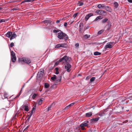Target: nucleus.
<instances>
[{"label": "nucleus", "instance_id": "nucleus-1", "mask_svg": "<svg viewBox=\"0 0 132 132\" xmlns=\"http://www.w3.org/2000/svg\"><path fill=\"white\" fill-rule=\"evenodd\" d=\"M65 59L63 63H64V69H65L66 71L69 72L71 71V65L70 64V62L71 61V59L70 57L66 55Z\"/></svg>", "mask_w": 132, "mask_h": 132}, {"label": "nucleus", "instance_id": "nucleus-2", "mask_svg": "<svg viewBox=\"0 0 132 132\" xmlns=\"http://www.w3.org/2000/svg\"><path fill=\"white\" fill-rule=\"evenodd\" d=\"M57 37L60 39L64 40H67L68 38V36L62 31L61 32L58 33Z\"/></svg>", "mask_w": 132, "mask_h": 132}, {"label": "nucleus", "instance_id": "nucleus-3", "mask_svg": "<svg viewBox=\"0 0 132 132\" xmlns=\"http://www.w3.org/2000/svg\"><path fill=\"white\" fill-rule=\"evenodd\" d=\"M115 43L114 42H111L108 43L105 46V50H106L108 48H111L112 47V45H114Z\"/></svg>", "mask_w": 132, "mask_h": 132}, {"label": "nucleus", "instance_id": "nucleus-4", "mask_svg": "<svg viewBox=\"0 0 132 132\" xmlns=\"http://www.w3.org/2000/svg\"><path fill=\"white\" fill-rule=\"evenodd\" d=\"M66 55H65L63 57L61 58L59 61L56 62L54 64V66L55 67L57 65L59 64L60 62H62L63 63L64 60H65V58L66 57Z\"/></svg>", "mask_w": 132, "mask_h": 132}, {"label": "nucleus", "instance_id": "nucleus-5", "mask_svg": "<svg viewBox=\"0 0 132 132\" xmlns=\"http://www.w3.org/2000/svg\"><path fill=\"white\" fill-rule=\"evenodd\" d=\"M11 60L13 62H15L16 60L15 54L13 51L11 52Z\"/></svg>", "mask_w": 132, "mask_h": 132}, {"label": "nucleus", "instance_id": "nucleus-6", "mask_svg": "<svg viewBox=\"0 0 132 132\" xmlns=\"http://www.w3.org/2000/svg\"><path fill=\"white\" fill-rule=\"evenodd\" d=\"M22 61L27 64H29L31 62L30 59L26 57H23L22 58Z\"/></svg>", "mask_w": 132, "mask_h": 132}, {"label": "nucleus", "instance_id": "nucleus-7", "mask_svg": "<svg viewBox=\"0 0 132 132\" xmlns=\"http://www.w3.org/2000/svg\"><path fill=\"white\" fill-rule=\"evenodd\" d=\"M44 71L43 70H42L39 71L37 74V77L40 78H42L44 74Z\"/></svg>", "mask_w": 132, "mask_h": 132}, {"label": "nucleus", "instance_id": "nucleus-8", "mask_svg": "<svg viewBox=\"0 0 132 132\" xmlns=\"http://www.w3.org/2000/svg\"><path fill=\"white\" fill-rule=\"evenodd\" d=\"M108 108H107L105 109H104L103 111H100L99 113H98V115L101 116H104L105 114V113H104L105 112H106Z\"/></svg>", "mask_w": 132, "mask_h": 132}, {"label": "nucleus", "instance_id": "nucleus-9", "mask_svg": "<svg viewBox=\"0 0 132 132\" xmlns=\"http://www.w3.org/2000/svg\"><path fill=\"white\" fill-rule=\"evenodd\" d=\"M111 23L109 21V22H108L105 27L106 28V31H108L110 29H111Z\"/></svg>", "mask_w": 132, "mask_h": 132}, {"label": "nucleus", "instance_id": "nucleus-10", "mask_svg": "<svg viewBox=\"0 0 132 132\" xmlns=\"http://www.w3.org/2000/svg\"><path fill=\"white\" fill-rule=\"evenodd\" d=\"M126 100L125 97H120L119 98V102L123 104V102Z\"/></svg>", "mask_w": 132, "mask_h": 132}, {"label": "nucleus", "instance_id": "nucleus-11", "mask_svg": "<svg viewBox=\"0 0 132 132\" xmlns=\"http://www.w3.org/2000/svg\"><path fill=\"white\" fill-rule=\"evenodd\" d=\"M88 121L87 120L85 121L84 123H82L80 125V126L81 127H84L85 126H87L88 125Z\"/></svg>", "mask_w": 132, "mask_h": 132}, {"label": "nucleus", "instance_id": "nucleus-12", "mask_svg": "<svg viewBox=\"0 0 132 132\" xmlns=\"http://www.w3.org/2000/svg\"><path fill=\"white\" fill-rule=\"evenodd\" d=\"M100 119L99 117L92 119L90 120V122L92 123H95L97 122Z\"/></svg>", "mask_w": 132, "mask_h": 132}, {"label": "nucleus", "instance_id": "nucleus-13", "mask_svg": "<svg viewBox=\"0 0 132 132\" xmlns=\"http://www.w3.org/2000/svg\"><path fill=\"white\" fill-rule=\"evenodd\" d=\"M93 13H90L87 15L85 16V20L86 21H87L90 17L93 16Z\"/></svg>", "mask_w": 132, "mask_h": 132}, {"label": "nucleus", "instance_id": "nucleus-14", "mask_svg": "<svg viewBox=\"0 0 132 132\" xmlns=\"http://www.w3.org/2000/svg\"><path fill=\"white\" fill-rule=\"evenodd\" d=\"M17 36V35L16 34L15 32H13V33H12V34L11 35V36L10 38V40H11L12 39L15 38Z\"/></svg>", "mask_w": 132, "mask_h": 132}, {"label": "nucleus", "instance_id": "nucleus-15", "mask_svg": "<svg viewBox=\"0 0 132 132\" xmlns=\"http://www.w3.org/2000/svg\"><path fill=\"white\" fill-rule=\"evenodd\" d=\"M75 103V102H73V103H72L66 106L64 109V110H67V109H68L69 108H70L71 106H72L73 105H74Z\"/></svg>", "mask_w": 132, "mask_h": 132}, {"label": "nucleus", "instance_id": "nucleus-16", "mask_svg": "<svg viewBox=\"0 0 132 132\" xmlns=\"http://www.w3.org/2000/svg\"><path fill=\"white\" fill-rule=\"evenodd\" d=\"M100 15H106V13L105 11L100 10Z\"/></svg>", "mask_w": 132, "mask_h": 132}, {"label": "nucleus", "instance_id": "nucleus-17", "mask_svg": "<svg viewBox=\"0 0 132 132\" xmlns=\"http://www.w3.org/2000/svg\"><path fill=\"white\" fill-rule=\"evenodd\" d=\"M44 100L43 98H41L38 100V105H40L42 103V102Z\"/></svg>", "mask_w": 132, "mask_h": 132}, {"label": "nucleus", "instance_id": "nucleus-18", "mask_svg": "<svg viewBox=\"0 0 132 132\" xmlns=\"http://www.w3.org/2000/svg\"><path fill=\"white\" fill-rule=\"evenodd\" d=\"M12 32H10L9 31L8 32L6 35V37L8 38L10 37L12 34Z\"/></svg>", "mask_w": 132, "mask_h": 132}, {"label": "nucleus", "instance_id": "nucleus-19", "mask_svg": "<svg viewBox=\"0 0 132 132\" xmlns=\"http://www.w3.org/2000/svg\"><path fill=\"white\" fill-rule=\"evenodd\" d=\"M92 113L91 112L87 113L86 114L85 117H89L92 116Z\"/></svg>", "mask_w": 132, "mask_h": 132}, {"label": "nucleus", "instance_id": "nucleus-20", "mask_svg": "<svg viewBox=\"0 0 132 132\" xmlns=\"http://www.w3.org/2000/svg\"><path fill=\"white\" fill-rule=\"evenodd\" d=\"M103 18L101 16H99L97 17L95 20H94V21H96L98 20H101Z\"/></svg>", "mask_w": 132, "mask_h": 132}, {"label": "nucleus", "instance_id": "nucleus-21", "mask_svg": "<svg viewBox=\"0 0 132 132\" xmlns=\"http://www.w3.org/2000/svg\"><path fill=\"white\" fill-rule=\"evenodd\" d=\"M105 9L106 10L108 11L111 12V9L110 8H109V7L108 6H106L105 7Z\"/></svg>", "mask_w": 132, "mask_h": 132}, {"label": "nucleus", "instance_id": "nucleus-22", "mask_svg": "<svg viewBox=\"0 0 132 132\" xmlns=\"http://www.w3.org/2000/svg\"><path fill=\"white\" fill-rule=\"evenodd\" d=\"M61 47L66 48L67 47V44L65 43L61 44Z\"/></svg>", "mask_w": 132, "mask_h": 132}, {"label": "nucleus", "instance_id": "nucleus-23", "mask_svg": "<svg viewBox=\"0 0 132 132\" xmlns=\"http://www.w3.org/2000/svg\"><path fill=\"white\" fill-rule=\"evenodd\" d=\"M50 86L49 84L47 83H45L44 84V87L45 88H47L49 87Z\"/></svg>", "mask_w": 132, "mask_h": 132}, {"label": "nucleus", "instance_id": "nucleus-24", "mask_svg": "<svg viewBox=\"0 0 132 132\" xmlns=\"http://www.w3.org/2000/svg\"><path fill=\"white\" fill-rule=\"evenodd\" d=\"M56 76L55 75H54L53 77L51 78V79L53 81H55L56 79Z\"/></svg>", "mask_w": 132, "mask_h": 132}, {"label": "nucleus", "instance_id": "nucleus-25", "mask_svg": "<svg viewBox=\"0 0 132 132\" xmlns=\"http://www.w3.org/2000/svg\"><path fill=\"white\" fill-rule=\"evenodd\" d=\"M108 19H107V18H105L104 19H103L102 21V23H105V22H107V21H108Z\"/></svg>", "mask_w": 132, "mask_h": 132}, {"label": "nucleus", "instance_id": "nucleus-26", "mask_svg": "<svg viewBox=\"0 0 132 132\" xmlns=\"http://www.w3.org/2000/svg\"><path fill=\"white\" fill-rule=\"evenodd\" d=\"M62 78V75H59L56 78V79H58V80L61 81Z\"/></svg>", "mask_w": 132, "mask_h": 132}, {"label": "nucleus", "instance_id": "nucleus-27", "mask_svg": "<svg viewBox=\"0 0 132 132\" xmlns=\"http://www.w3.org/2000/svg\"><path fill=\"white\" fill-rule=\"evenodd\" d=\"M83 3L82 1H80L79 2V3H78V5L79 6H81L83 5Z\"/></svg>", "mask_w": 132, "mask_h": 132}, {"label": "nucleus", "instance_id": "nucleus-28", "mask_svg": "<svg viewBox=\"0 0 132 132\" xmlns=\"http://www.w3.org/2000/svg\"><path fill=\"white\" fill-rule=\"evenodd\" d=\"M83 24L82 23H80V24L79 27L80 30H82L83 28Z\"/></svg>", "mask_w": 132, "mask_h": 132}, {"label": "nucleus", "instance_id": "nucleus-29", "mask_svg": "<svg viewBox=\"0 0 132 132\" xmlns=\"http://www.w3.org/2000/svg\"><path fill=\"white\" fill-rule=\"evenodd\" d=\"M104 4H103L102 5L101 4H99L97 5V7L99 9H100L102 7H104Z\"/></svg>", "mask_w": 132, "mask_h": 132}, {"label": "nucleus", "instance_id": "nucleus-30", "mask_svg": "<svg viewBox=\"0 0 132 132\" xmlns=\"http://www.w3.org/2000/svg\"><path fill=\"white\" fill-rule=\"evenodd\" d=\"M60 31L61 32L60 30L58 29H54L53 31V32L54 33H56Z\"/></svg>", "mask_w": 132, "mask_h": 132}, {"label": "nucleus", "instance_id": "nucleus-31", "mask_svg": "<svg viewBox=\"0 0 132 132\" xmlns=\"http://www.w3.org/2000/svg\"><path fill=\"white\" fill-rule=\"evenodd\" d=\"M113 4L114 5V7L116 8H117L118 6V4L117 2H114Z\"/></svg>", "mask_w": 132, "mask_h": 132}, {"label": "nucleus", "instance_id": "nucleus-32", "mask_svg": "<svg viewBox=\"0 0 132 132\" xmlns=\"http://www.w3.org/2000/svg\"><path fill=\"white\" fill-rule=\"evenodd\" d=\"M101 53L97 51L94 52V55H101Z\"/></svg>", "mask_w": 132, "mask_h": 132}, {"label": "nucleus", "instance_id": "nucleus-33", "mask_svg": "<svg viewBox=\"0 0 132 132\" xmlns=\"http://www.w3.org/2000/svg\"><path fill=\"white\" fill-rule=\"evenodd\" d=\"M24 111L28 112L29 111L28 106L27 105H26L24 108Z\"/></svg>", "mask_w": 132, "mask_h": 132}, {"label": "nucleus", "instance_id": "nucleus-34", "mask_svg": "<svg viewBox=\"0 0 132 132\" xmlns=\"http://www.w3.org/2000/svg\"><path fill=\"white\" fill-rule=\"evenodd\" d=\"M61 47V44H59L56 45L55 46V48H58Z\"/></svg>", "mask_w": 132, "mask_h": 132}, {"label": "nucleus", "instance_id": "nucleus-35", "mask_svg": "<svg viewBox=\"0 0 132 132\" xmlns=\"http://www.w3.org/2000/svg\"><path fill=\"white\" fill-rule=\"evenodd\" d=\"M43 22L45 23H51V21H50L48 20H46L43 21Z\"/></svg>", "mask_w": 132, "mask_h": 132}, {"label": "nucleus", "instance_id": "nucleus-36", "mask_svg": "<svg viewBox=\"0 0 132 132\" xmlns=\"http://www.w3.org/2000/svg\"><path fill=\"white\" fill-rule=\"evenodd\" d=\"M90 37V35H88L86 34L84 36V37L85 39H87L89 38Z\"/></svg>", "mask_w": 132, "mask_h": 132}, {"label": "nucleus", "instance_id": "nucleus-37", "mask_svg": "<svg viewBox=\"0 0 132 132\" xmlns=\"http://www.w3.org/2000/svg\"><path fill=\"white\" fill-rule=\"evenodd\" d=\"M37 96V94L36 93H34L32 96V98L34 99L35 97Z\"/></svg>", "mask_w": 132, "mask_h": 132}, {"label": "nucleus", "instance_id": "nucleus-38", "mask_svg": "<svg viewBox=\"0 0 132 132\" xmlns=\"http://www.w3.org/2000/svg\"><path fill=\"white\" fill-rule=\"evenodd\" d=\"M95 79V77H92L91 78L90 80V82H92Z\"/></svg>", "mask_w": 132, "mask_h": 132}, {"label": "nucleus", "instance_id": "nucleus-39", "mask_svg": "<svg viewBox=\"0 0 132 132\" xmlns=\"http://www.w3.org/2000/svg\"><path fill=\"white\" fill-rule=\"evenodd\" d=\"M19 8L18 7H17L16 8H13L11 9V10L12 11H16L19 10Z\"/></svg>", "mask_w": 132, "mask_h": 132}, {"label": "nucleus", "instance_id": "nucleus-40", "mask_svg": "<svg viewBox=\"0 0 132 132\" xmlns=\"http://www.w3.org/2000/svg\"><path fill=\"white\" fill-rule=\"evenodd\" d=\"M60 81L58 80V79H56V81H55L54 83L56 85H58L59 84L58 82H60Z\"/></svg>", "mask_w": 132, "mask_h": 132}, {"label": "nucleus", "instance_id": "nucleus-41", "mask_svg": "<svg viewBox=\"0 0 132 132\" xmlns=\"http://www.w3.org/2000/svg\"><path fill=\"white\" fill-rule=\"evenodd\" d=\"M36 108V106H34L32 109L31 110V112H32L34 113L35 112V109Z\"/></svg>", "mask_w": 132, "mask_h": 132}, {"label": "nucleus", "instance_id": "nucleus-42", "mask_svg": "<svg viewBox=\"0 0 132 132\" xmlns=\"http://www.w3.org/2000/svg\"><path fill=\"white\" fill-rule=\"evenodd\" d=\"M104 31V30H101L98 32V35H100Z\"/></svg>", "mask_w": 132, "mask_h": 132}, {"label": "nucleus", "instance_id": "nucleus-43", "mask_svg": "<svg viewBox=\"0 0 132 132\" xmlns=\"http://www.w3.org/2000/svg\"><path fill=\"white\" fill-rule=\"evenodd\" d=\"M34 0H25L24 1V2H33Z\"/></svg>", "mask_w": 132, "mask_h": 132}, {"label": "nucleus", "instance_id": "nucleus-44", "mask_svg": "<svg viewBox=\"0 0 132 132\" xmlns=\"http://www.w3.org/2000/svg\"><path fill=\"white\" fill-rule=\"evenodd\" d=\"M56 85L55 84H54L51 86V88H56L57 87L56 85Z\"/></svg>", "mask_w": 132, "mask_h": 132}, {"label": "nucleus", "instance_id": "nucleus-45", "mask_svg": "<svg viewBox=\"0 0 132 132\" xmlns=\"http://www.w3.org/2000/svg\"><path fill=\"white\" fill-rule=\"evenodd\" d=\"M100 10H97L95 12L96 13L100 15Z\"/></svg>", "mask_w": 132, "mask_h": 132}, {"label": "nucleus", "instance_id": "nucleus-46", "mask_svg": "<svg viewBox=\"0 0 132 132\" xmlns=\"http://www.w3.org/2000/svg\"><path fill=\"white\" fill-rule=\"evenodd\" d=\"M5 20H6L5 19H0V23L3 22H5Z\"/></svg>", "mask_w": 132, "mask_h": 132}, {"label": "nucleus", "instance_id": "nucleus-47", "mask_svg": "<svg viewBox=\"0 0 132 132\" xmlns=\"http://www.w3.org/2000/svg\"><path fill=\"white\" fill-rule=\"evenodd\" d=\"M78 13H75L73 15V17L74 18H75L77 15V14H78Z\"/></svg>", "mask_w": 132, "mask_h": 132}, {"label": "nucleus", "instance_id": "nucleus-48", "mask_svg": "<svg viewBox=\"0 0 132 132\" xmlns=\"http://www.w3.org/2000/svg\"><path fill=\"white\" fill-rule=\"evenodd\" d=\"M51 106L52 105H51L50 106L48 107L47 110V111H48L50 110H51Z\"/></svg>", "mask_w": 132, "mask_h": 132}, {"label": "nucleus", "instance_id": "nucleus-49", "mask_svg": "<svg viewBox=\"0 0 132 132\" xmlns=\"http://www.w3.org/2000/svg\"><path fill=\"white\" fill-rule=\"evenodd\" d=\"M33 112H30L29 114V115H28V117H29L30 118H31V117L32 115V114L33 113Z\"/></svg>", "mask_w": 132, "mask_h": 132}, {"label": "nucleus", "instance_id": "nucleus-50", "mask_svg": "<svg viewBox=\"0 0 132 132\" xmlns=\"http://www.w3.org/2000/svg\"><path fill=\"white\" fill-rule=\"evenodd\" d=\"M14 46V44L13 42L11 43L10 44V46L11 47H12Z\"/></svg>", "mask_w": 132, "mask_h": 132}, {"label": "nucleus", "instance_id": "nucleus-51", "mask_svg": "<svg viewBox=\"0 0 132 132\" xmlns=\"http://www.w3.org/2000/svg\"><path fill=\"white\" fill-rule=\"evenodd\" d=\"M19 1L17 0H12L10 2L11 3H14V2H19Z\"/></svg>", "mask_w": 132, "mask_h": 132}, {"label": "nucleus", "instance_id": "nucleus-52", "mask_svg": "<svg viewBox=\"0 0 132 132\" xmlns=\"http://www.w3.org/2000/svg\"><path fill=\"white\" fill-rule=\"evenodd\" d=\"M62 20V19H60L59 20H57L56 21V23L57 24L59 23Z\"/></svg>", "mask_w": 132, "mask_h": 132}, {"label": "nucleus", "instance_id": "nucleus-53", "mask_svg": "<svg viewBox=\"0 0 132 132\" xmlns=\"http://www.w3.org/2000/svg\"><path fill=\"white\" fill-rule=\"evenodd\" d=\"M30 118L28 117L26 121V122L28 123L29 122V121Z\"/></svg>", "mask_w": 132, "mask_h": 132}, {"label": "nucleus", "instance_id": "nucleus-54", "mask_svg": "<svg viewBox=\"0 0 132 132\" xmlns=\"http://www.w3.org/2000/svg\"><path fill=\"white\" fill-rule=\"evenodd\" d=\"M79 46V44L78 43H77L75 44V46L76 47H78Z\"/></svg>", "mask_w": 132, "mask_h": 132}, {"label": "nucleus", "instance_id": "nucleus-55", "mask_svg": "<svg viewBox=\"0 0 132 132\" xmlns=\"http://www.w3.org/2000/svg\"><path fill=\"white\" fill-rule=\"evenodd\" d=\"M29 125H28L27 126L26 128H25V129L23 131H24L25 130H27L28 128L29 127Z\"/></svg>", "mask_w": 132, "mask_h": 132}, {"label": "nucleus", "instance_id": "nucleus-56", "mask_svg": "<svg viewBox=\"0 0 132 132\" xmlns=\"http://www.w3.org/2000/svg\"><path fill=\"white\" fill-rule=\"evenodd\" d=\"M26 105H22V106H21V108H25V106H26Z\"/></svg>", "mask_w": 132, "mask_h": 132}, {"label": "nucleus", "instance_id": "nucleus-57", "mask_svg": "<svg viewBox=\"0 0 132 132\" xmlns=\"http://www.w3.org/2000/svg\"><path fill=\"white\" fill-rule=\"evenodd\" d=\"M67 25V22H65L64 23V26L65 27H66Z\"/></svg>", "mask_w": 132, "mask_h": 132}, {"label": "nucleus", "instance_id": "nucleus-58", "mask_svg": "<svg viewBox=\"0 0 132 132\" xmlns=\"http://www.w3.org/2000/svg\"><path fill=\"white\" fill-rule=\"evenodd\" d=\"M90 76H87L86 77V80H88L90 78Z\"/></svg>", "mask_w": 132, "mask_h": 132}, {"label": "nucleus", "instance_id": "nucleus-59", "mask_svg": "<svg viewBox=\"0 0 132 132\" xmlns=\"http://www.w3.org/2000/svg\"><path fill=\"white\" fill-rule=\"evenodd\" d=\"M55 70L56 71H58L59 70V68L57 67H56L55 68Z\"/></svg>", "mask_w": 132, "mask_h": 132}, {"label": "nucleus", "instance_id": "nucleus-60", "mask_svg": "<svg viewBox=\"0 0 132 132\" xmlns=\"http://www.w3.org/2000/svg\"><path fill=\"white\" fill-rule=\"evenodd\" d=\"M59 72L58 71H56V72H55V74L56 75H58L59 74Z\"/></svg>", "mask_w": 132, "mask_h": 132}, {"label": "nucleus", "instance_id": "nucleus-61", "mask_svg": "<svg viewBox=\"0 0 132 132\" xmlns=\"http://www.w3.org/2000/svg\"><path fill=\"white\" fill-rule=\"evenodd\" d=\"M128 1L130 3H132V0H128Z\"/></svg>", "mask_w": 132, "mask_h": 132}, {"label": "nucleus", "instance_id": "nucleus-62", "mask_svg": "<svg viewBox=\"0 0 132 132\" xmlns=\"http://www.w3.org/2000/svg\"><path fill=\"white\" fill-rule=\"evenodd\" d=\"M82 30H80V28H79V32L81 33H82Z\"/></svg>", "mask_w": 132, "mask_h": 132}, {"label": "nucleus", "instance_id": "nucleus-63", "mask_svg": "<svg viewBox=\"0 0 132 132\" xmlns=\"http://www.w3.org/2000/svg\"><path fill=\"white\" fill-rule=\"evenodd\" d=\"M81 129L82 130H84L85 129V128L84 127H81Z\"/></svg>", "mask_w": 132, "mask_h": 132}, {"label": "nucleus", "instance_id": "nucleus-64", "mask_svg": "<svg viewBox=\"0 0 132 132\" xmlns=\"http://www.w3.org/2000/svg\"><path fill=\"white\" fill-rule=\"evenodd\" d=\"M20 94H21L20 93H19L18 94V95H17V96L18 97H19L20 95Z\"/></svg>", "mask_w": 132, "mask_h": 132}]
</instances>
